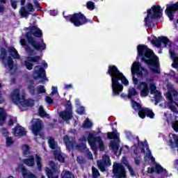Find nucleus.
Here are the masks:
<instances>
[{
	"instance_id": "7",
	"label": "nucleus",
	"mask_w": 178,
	"mask_h": 178,
	"mask_svg": "<svg viewBox=\"0 0 178 178\" xmlns=\"http://www.w3.org/2000/svg\"><path fill=\"white\" fill-rule=\"evenodd\" d=\"M10 98L16 105H21V106H33L34 100L26 99L24 97V92L20 95V89H15L13 91Z\"/></svg>"
},
{
	"instance_id": "10",
	"label": "nucleus",
	"mask_w": 178,
	"mask_h": 178,
	"mask_svg": "<svg viewBox=\"0 0 178 178\" xmlns=\"http://www.w3.org/2000/svg\"><path fill=\"white\" fill-rule=\"evenodd\" d=\"M131 71V74L133 75V78H132L133 83L135 86H137V84H138L139 83L138 79L134 77L136 73L139 76H141L142 77L148 76V70L141 67V64L140 63L134 62L132 64Z\"/></svg>"
},
{
	"instance_id": "19",
	"label": "nucleus",
	"mask_w": 178,
	"mask_h": 178,
	"mask_svg": "<svg viewBox=\"0 0 178 178\" xmlns=\"http://www.w3.org/2000/svg\"><path fill=\"white\" fill-rule=\"evenodd\" d=\"M111 159L107 154L103 155V159L97 161V165L101 172H105L106 166H111Z\"/></svg>"
},
{
	"instance_id": "24",
	"label": "nucleus",
	"mask_w": 178,
	"mask_h": 178,
	"mask_svg": "<svg viewBox=\"0 0 178 178\" xmlns=\"http://www.w3.org/2000/svg\"><path fill=\"white\" fill-rule=\"evenodd\" d=\"M13 133L15 137H19V136H26V132L23 127L17 125L13 129Z\"/></svg>"
},
{
	"instance_id": "5",
	"label": "nucleus",
	"mask_w": 178,
	"mask_h": 178,
	"mask_svg": "<svg viewBox=\"0 0 178 178\" xmlns=\"http://www.w3.org/2000/svg\"><path fill=\"white\" fill-rule=\"evenodd\" d=\"M64 143L67 149H78V151H86L88 159H93L92 153L90 152L86 143L76 144V140L74 138H70L67 136H64Z\"/></svg>"
},
{
	"instance_id": "3",
	"label": "nucleus",
	"mask_w": 178,
	"mask_h": 178,
	"mask_svg": "<svg viewBox=\"0 0 178 178\" xmlns=\"http://www.w3.org/2000/svg\"><path fill=\"white\" fill-rule=\"evenodd\" d=\"M24 30L28 31L26 33V38L27 39L29 44H30L34 49L41 51L47 49V44L44 42V39H40V40L37 41L33 38V35L37 38L42 37V31H41V29L35 26H29L25 28Z\"/></svg>"
},
{
	"instance_id": "58",
	"label": "nucleus",
	"mask_w": 178,
	"mask_h": 178,
	"mask_svg": "<svg viewBox=\"0 0 178 178\" xmlns=\"http://www.w3.org/2000/svg\"><path fill=\"white\" fill-rule=\"evenodd\" d=\"M131 149L134 150V152L136 155H138V150L137 149L138 147L136 145H134V146H132Z\"/></svg>"
},
{
	"instance_id": "12",
	"label": "nucleus",
	"mask_w": 178,
	"mask_h": 178,
	"mask_svg": "<svg viewBox=\"0 0 178 178\" xmlns=\"http://www.w3.org/2000/svg\"><path fill=\"white\" fill-rule=\"evenodd\" d=\"M119 133H118V130L115 129L113 132H108L107 137L109 140H111L110 143V147L113 151H114L115 155H118V151H119V143H120V139Z\"/></svg>"
},
{
	"instance_id": "57",
	"label": "nucleus",
	"mask_w": 178,
	"mask_h": 178,
	"mask_svg": "<svg viewBox=\"0 0 178 178\" xmlns=\"http://www.w3.org/2000/svg\"><path fill=\"white\" fill-rule=\"evenodd\" d=\"M125 134L127 136V138H128V140H131V132L129 131H125Z\"/></svg>"
},
{
	"instance_id": "46",
	"label": "nucleus",
	"mask_w": 178,
	"mask_h": 178,
	"mask_svg": "<svg viewBox=\"0 0 178 178\" xmlns=\"http://www.w3.org/2000/svg\"><path fill=\"white\" fill-rule=\"evenodd\" d=\"M31 172L29 170H27L26 168H22V176L23 177H29L30 176V174Z\"/></svg>"
},
{
	"instance_id": "26",
	"label": "nucleus",
	"mask_w": 178,
	"mask_h": 178,
	"mask_svg": "<svg viewBox=\"0 0 178 178\" xmlns=\"http://www.w3.org/2000/svg\"><path fill=\"white\" fill-rule=\"evenodd\" d=\"M54 156H55L56 159H58L59 162H61V163L65 162V154H63L61 151H59V149L54 152Z\"/></svg>"
},
{
	"instance_id": "25",
	"label": "nucleus",
	"mask_w": 178,
	"mask_h": 178,
	"mask_svg": "<svg viewBox=\"0 0 178 178\" xmlns=\"http://www.w3.org/2000/svg\"><path fill=\"white\" fill-rule=\"evenodd\" d=\"M48 140V144L51 149H59V147H58V142L55 141V139L52 136H49L47 138Z\"/></svg>"
},
{
	"instance_id": "61",
	"label": "nucleus",
	"mask_w": 178,
	"mask_h": 178,
	"mask_svg": "<svg viewBox=\"0 0 178 178\" xmlns=\"http://www.w3.org/2000/svg\"><path fill=\"white\" fill-rule=\"evenodd\" d=\"M51 95H54V94H56L58 92V88L57 87H52L51 88Z\"/></svg>"
},
{
	"instance_id": "51",
	"label": "nucleus",
	"mask_w": 178,
	"mask_h": 178,
	"mask_svg": "<svg viewBox=\"0 0 178 178\" xmlns=\"http://www.w3.org/2000/svg\"><path fill=\"white\" fill-rule=\"evenodd\" d=\"M50 168H51V172H55L56 170V165L54 163V161H51L49 162Z\"/></svg>"
},
{
	"instance_id": "64",
	"label": "nucleus",
	"mask_w": 178,
	"mask_h": 178,
	"mask_svg": "<svg viewBox=\"0 0 178 178\" xmlns=\"http://www.w3.org/2000/svg\"><path fill=\"white\" fill-rule=\"evenodd\" d=\"M145 27H146L147 29H151V27H152V25L150 23H145Z\"/></svg>"
},
{
	"instance_id": "9",
	"label": "nucleus",
	"mask_w": 178,
	"mask_h": 178,
	"mask_svg": "<svg viewBox=\"0 0 178 178\" xmlns=\"http://www.w3.org/2000/svg\"><path fill=\"white\" fill-rule=\"evenodd\" d=\"M63 15L66 22H70V23H92V20L87 18V17H86V15L81 12L67 15L65 14V12H63Z\"/></svg>"
},
{
	"instance_id": "41",
	"label": "nucleus",
	"mask_w": 178,
	"mask_h": 178,
	"mask_svg": "<svg viewBox=\"0 0 178 178\" xmlns=\"http://www.w3.org/2000/svg\"><path fill=\"white\" fill-rule=\"evenodd\" d=\"M22 149L24 152V155H29V154H30V147H29V145H22Z\"/></svg>"
},
{
	"instance_id": "8",
	"label": "nucleus",
	"mask_w": 178,
	"mask_h": 178,
	"mask_svg": "<svg viewBox=\"0 0 178 178\" xmlns=\"http://www.w3.org/2000/svg\"><path fill=\"white\" fill-rule=\"evenodd\" d=\"M88 141L92 151H94L95 155H97V154L98 147H97V143L99 144L100 151H104L105 149L104 140H102V138L101 136H97V132L89 133Z\"/></svg>"
},
{
	"instance_id": "20",
	"label": "nucleus",
	"mask_w": 178,
	"mask_h": 178,
	"mask_svg": "<svg viewBox=\"0 0 178 178\" xmlns=\"http://www.w3.org/2000/svg\"><path fill=\"white\" fill-rule=\"evenodd\" d=\"M150 94H154L155 105H158L162 101V94L156 90L155 83H150Z\"/></svg>"
},
{
	"instance_id": "45",
	"label": "nucleus",
	"mask_w": 178,
	"mask_h": 178,
	"mask_svg": "<svg viewBox=\"0 0 178 178\" xmlns=\"http://www.w3.org/2000/svg\"><path fill=\"white\" fill-rule=\"evenodd\" d=\"M76 162L79 163V165H84V163H86V159L83 158L81 156H78L76 158Z\"/></svg>"
},
{
	"instance_id": "40",
	"label": "nucleus",
	"mask_w": 178,
	"mask_h": 178,
	"mask_svg": "<svg viewBox=\"0 0 178 178\" xmlns=\"http://www.w3.org/2000/svg\"><path fill=\"white\" fill-rule=\"evenodd\" d=\"M35 161L36 165L38 170H41L42 165H41V158L38 155H35Z\"/></svg>"
},
{
	"instance_id": "59",
	"label": "nucleus",
	"mask_w": 178,
	"mask_h": 178,
	"mask_svg": "<svg viewBox=\"0 0 178 178\" xmlns=\"http://www.w3.org/2000/svg\"><path fill=\"white\" fill-rule=\"evenodd\" d=\"M17 1H10L11 3V6L13 8V9H17Z\"/></svg>"
},
{
	"instance_id": "13",
	"label": "nucleus",
	"mask_w": 178,
	"mask_h": 178,
	"mask_svg": "<svg viewBox=\"0 0 178 178\" xmlns=\"http://www.w3.org/2000/svg\"><path fill=\"white\" fill-rule=\"evenodd\" d=\"M60 118L63 119L66 123H69L70 120L73 118V110L72 108V103L67 102L65 105V110H63L59 113Z\"/></svg>"
},
{
	"instance_id": "21",
	"label": "nucleus",
	"mask_w": 178,
	"mask_h": 178,
	"mask_svg": "<svg viewBox=\"0 0 178 178\" xmlns=\"http://www.w3.org/2000/svg\"><path fill=\"white\" fill-rule=\"evenodd\" d=\"M39 60H41V57L39 56H29L26 58V60L24 61V66L28 70H33V63L30 62H35L38 63Z\"/></svg>"
},
{
	"instance_id": "22",
	"label": "nucleus",
	"mask_w": 178,
	"mask_h": 178,
	"mask_svg": "<svg viewBox=\"0 0 178 178\" xmlns=\"http://www.w3.org/2000/svg\"><path fill=\"white\" fill-rule=\"evenodd\" d=\"M154 172H156L158 174L163 173L164 177H168V171L163 169L159 164L154 163L152 168H147V173H154Z\"/></svg>"
},
{
	"instance_id": "54",
	"label": "nucleus",
	"mask_w": 178,
	"mask_h": 178,
	"mask_svg": "<svg viewBox=\"0 0 178 178\" xmlns=\"http://www.w3.org/2000/svg\"><path fill=\"white\" fill-rule=\"evenodd\" d=\"M1 133L4 137H8V134H9V132H8V130L5 128L1 129Z\"/></svg>"
},
{
	"instance_id": "2",
	"label": "nucleus",
	"mask_w": 178,
	"mask_h": 178,
	"mask_svg": "<svg viewBox=\"0 0 178 178\" xmlns=\"http://www.w3.org/2000/svg\"><path fill=\"white\" fill-rule=\"evenodd\" d=\"M107 74L111 77V88L113 90V96L119 95L123 91V85L129 86V80L123 73L120 72L115 65L108 67Z\"/></svg>"
},
{
	"instance_id": "37",
	"label": "nucleus",
	"mask_w": 178,
	"mask_h": 178,
	"mask_svg": "<svg viewBox=\"0 0 178 178\" xmlns=\"http://www.w3.org/2000/svg\"><path fill=\"white\" fill-rule=\"evenodd\" d=\"M86 8L89 10H94V9H95V3H94L91 1H88L86 3Z\"/></svg>"
},
{
	"instance_id": "6",
	"label": "nucleus",
	"mask_w": 178,
	"mask_h": 178,
	"mask_svg": "<svg viewBox=\"0 0 178 178\" xmlns=\"http://www.w3.org/2000/svg\"><path fill=\"white\" fill-rule=\"evenodd\" d=\"M168 92L166 94L167 98L169 99L168 106L172 112H177L178 108V89L175 90L172 83L167 85Z\"/></svg>"
},
{
	"instance_id": "15",
	"label": "nucleus",
	"mask_w": 178,
	"mask_h": 178,
	"mask_svg": "<svg viewBox=\"0 0 178 178\" xmlns=\"http://www.w3.org/2000/svg\"><path fill=\"white\" fill-rule=\"evenodd\" d=\"M113 172L116 178H126V171L124 170V167L120 163H114Z\"/></svg>"
},
{
	"instance_id": "43",
	"label": "nucleus",
	"mask_w": 178,
	"mask_h": 178,
	"mask_svg": "<svg viewBox=\"0 0 178 178\" xmlns=\"http://www.w3.org/2000/svg\"><path fill=\"white\" fill-rule=\"evenodd\" d=\"M26 54L29 55V56H33L35 53L34 52V50L31 49L30 47L26 46L25 48Z\"/></svg>"
},
{
	"instance_id": "18",
	"label": "nucleus",
	"mask_w": 178,
	"mask_h": 178,
	"mask_svg": "<svg viewBox=\"0 0 178 178\" xmlns=\"http://www.w3.org/2000/svg\"><path fill=\"white\" fill-rule=\"evenodd\" d=\"M33 78L35 80H38V79L47 80L45 70H44L41 65H37L34 67Z\"/></svg>"
},
{
	"instance_id": "1",
	"label": "nucleus",
	"mask_w": 178,
	"mask_h": 178,
	"mask_svg": "<svg viewBox=\"0 0 178 178\" xmlns=\"http://www.w3.org/2000/svg\"><path fill=\"white\" fill-rule=\"evenodd\" d=\"M138 55L141 58L143 62L150 66V70L155 74H161L159 69V58L155 56L154 52L144 44H139L137 47Z\"/></svg>"
},
{
	"instance_id": "32",
	"label": "nucleus",
	"mask_w": 178,
	"mask_h": 178,
	"mask_svg": "<svg viewBox=\"0 0 178 178\" xmlns=\"http://www.w3.org/2000/svg\"><path fill=\"white\" fill-rule=\"evenodd\" d=\"M62 178H74V175L70 171L64 170L61 173Z\"/></svg>"
},
{
	"instance_id": "60",
	"label": "nucleus",
	"mask_w": 178,
	"mask_h": 178,
	"mask_svg": "<svg viewBox=\"0 0 178 178\" xmlns=\"http://www.w3.org/2000/svg\"><path fill=\"white\" fill-rule=\"evenodd\" d=\"M49 15H51V16H56V15H58V13L56 12V10H50Z\"/></svg>"
},
{
	"instance_id": "11",
	"label": "nucleus",
	"mask_w": 178,
	"mask_h": 178,
	"mask_svg": "<svg viewBox=\"0 0 178 178\" xmlns=\"http://www.w3.org/2000/svg\"><path fill=\"white\" fill-rule=\"evenodd\" d=\"M131 101L132 108L134 109V111H138V115L141 118V119H144V118H145V115L148 118H150V119H154L155 114H154V112H152V110L149 108H141V106L137 102H135L132 99H131Z\"/></svg>"
},
{
	"instance_id": "30",
	"label": "nucleus",
	"mask_w": 178,
	"mask_h": 178,
	"mask_svg": "<svg viewBox=\"0 0 178 178\" xmlns=\"http://www.w3.org/2000/svg\"><path fill=\"white\" fill-rule=\"evenodd\" d=\"M19 15L22 17H29L30 13L26 9L25 6H22L19 10Z\"/></svg>"
},
{
	"instance_id": "38",
	"label": "nucleus",
	"mask_w": 178,
	"mask_h": 178,
	"mask_svg": "<svg viewBox=\"0 0 178 178\" xmlns=\"http://www.w3.org/2000/svg\"><path fill=\"white\" fill-rule=\"evenodd\" d=\"M83 127H85L86 129H90V127H92V122H90L88 118H86L83 122Z\"/></svg>"
},
{
	"instance_id": "49",
	"label": "nucleus",
	"mask_w": 178,
	"mask_h": 178,
	"mask_svg": "<svg viewBox=\"0 0 178 178\" xmlns=\"http://www.w3.org/2000/svg\"><path fill=\"white\" fill-rule=\"evenodd\" d=\"M26 8L29 13L30 12H34V6L31 3H28Z\"/></svg>"
},
{
	"instance_id": "42",
	"label": "nucleus",
	"mask_w": 178,
	"mask_h": 178,
	"mask_svg": "<svg viewBox=\"0 0 178 178\" xmlns=\"http://www.w3.org/2000/svg\"><path fill=\"white\" fill-rule=\"evenodd\" d=\"M131 176H132L133 177H134L136 176V172H134V170H133V168L131 167V165H130L128 163H127V164H125Z\"/></svg>"
},
{
	"instance_id": "14",
	"label": "nucleus",
	"mask_w": 178,
	"mask_h": 178,
	"mask_svg": "<svg viewBox=\"0 0 178 178\" xmlns=\"http://www.w3.org/2000/svg\"><path fill=\"white\" fill-rule=\"evenodd\" d=\"M32 131L35 136H39L41 138L45 137L43 133H40L42 130V121L40 119H35L32 120Z\"/></svg>"
},
{
	"instance_id": "53",
	"label": "nucleus",
	"mask_w": 178,
	"mask_h": 178,
	"mask_svg": "<svg viewBox=\"0 0 178 178\" xmlns=\"http://www.w3.org/2000/svg\"><path fill=\"white\" fill-rule=\"evenodd\" d=\"M172 127L175 131H178V121L172 122Z\"/></svg>"
},
{
	"instance_id": "52",
	"label": "nucleus",
	"mask_w": 178,
	"mask_h": 178,
	"mask_svg": "<svg viewBox=\"0 0 178 178\" xmlns=\"http://www.w3.org/2000/svg\"><path fill=\"white\" fill-rule=\"evenodd\" d=\"M76 112L79 113V115H83V113H84V107L79 106L77 107Z\"/></svg>"
},
{
	"instance_id": "27",
	"label": "nucleus",
	"mask_w": 178,
	"mask_h": 178,
	"mask_svg": "<svg viewBox=\"0 0 178 178\" xmlns=\"http://www.w3.org/2000/svg\"><path fill=\"white\" fill-rule=\"evenodd\" d=\"M23 163L24 165H26V166H34L35 165V161H34V156H30L29 159H24L23 160Z\"/></svg>"
},
{
	"instance_id": "35",
	"label": "nucleus",
	"mask_w": 178,
	"mask_h": 178,
	"mask_svg": "<svg viewBox=\"0 0 178 178\" xmlns=\"http://www.w3.org/2000/svg\"><path fill=\"white\" fill-rule=\"evenodd\" d=\"M146 148V158H148V159H151L153 163H155V159L152 157V155L151 154V150L148 148V146H145Z\"/></svg>"
},
{
	"instance_id": "47",
	"label": "nucleus",
	"mask_w": 178,
	"mask_h": 178,
	"mask_svg": "<svg viewBox=\"0 0 178 178\" xmlns=\"http://www.w3.org/2000/svg\"><path fill=\"white\" fill-rule=\"evenodd\" d=\"M33 4H34V6L36 8V9H38L40 11L42 10V8L40 5V2H38V0H33Z\"/></svg>"
},
{
	"instance_id": "4",
	"label": "nucleus",
	"mask_w": 178,
	"mask_h": 178,
	"mask_svg": "<svg viewBox=\"0 0 178 178\" xmlns=\"http://www.w3.org/2000/svg\"><path fill=\"white\" fill-rule=\"evenodd\" d=\"M144 23H162L163 22V9L161 5H153L146 11Z\"/></svg>"
},
{
	"instance_id": "36",
	"label": "nucleus",
	"mask_w": 178,
	"mask_h": 178,
	"mask_svg": "<svg viewBox=\"0 0 178 178\" xmlns=\"http://www.w3.org/2000/svg\"><path fill=\"white\" fill-rule=\"evenodd\" d=\"M92 173L93 178H98L100 176L99 171L95 167H92Z\"/></svg>"
},
{
	"instance_id": "33",
	"label": "nucleus",
	"mask_w": 178,
	"mask_h": 178,
	"mask_svg": "<svg viewBox=\"0 0 178 178\" xmlns=\"http://www.w3.org/2000/svg\"><path fill=\"white\" fill-rule=\"evenodd\" d=\"M28 89L29 90L31 94L34 95L35 91V85L33 81H31L30 83L27 85Z\"/></svg>"
},
{
	"instance_id": "29",
	"label": "nucleus",
	"mask_w": 178,
	"mask_h": 178,
	"mask_svg": "<svg viewBox=\"0 0 178 178\" xmlns=\"http://www.w3.org/2000/svg\"><path fill=\"white\" fill-rule=\"evenodd\" d=\"M6 118V113L3 108H0V126H2L5 123V119Z\"/></svg>"
},
{
	"instance_id": "63",
	"label": "nucleus",
	"mask_w": 178,
	"mask_h": 178,
	"mask_svg": "<svg viewBox=\"0 0 178 178\" xmlns=\"http://www.w3.org/2000/svg\"><path fill=\"white\" fill-rule=\"evenodd\" d=\"M20 44H21V45L24 47L26 45V40L24 39H21L20 40Z\"/></svg>"
},
{
	"instance_id": "39",
	"label": "nucleus",
	"mask_w": 178,
	"mask_h": 178,
	"mask_svg": "<svg viewBox=\"0 0 178 178\" xmlns=\"http://www.w3.org/2000/svg\"><path fill=\"white\" fill-rule=\"evenodd\" d=\"M136 140L138 141V147L140 148L141 152L143 154H145V149L144 148V143L143 142H140V140L138 139V137L136 138Z\"/></svg>"
},
{
	"instance_id": "50",
	"label": "nucleus",
	"mask_w": 178,
	"mask_h": 178,
	"mask_svg": "<svg viewBox=\"0 0 178 178\" xmlns=\"http://www.w3.org/2000/svg\"><path fill=\"white\" fill-rule=\"evenodd\" d=\"M39 115L40 116H45V115H47V112H45V111H44V108L42 107V106H40L39 107Z\"/></svg>"
},
{
	"instance_id": "16",
	"label": "nucleus",
	"mask_w": 178,
	"mask_h": 178,
	"mask_svg": "<svg viewBox=\"0 0 178 178\" xmlns=\"http://www.w3.org/2000/svg\"><path fill=\"white\" fill-rule=\"evenodd\" d=\"M8 54H6V49L2 48L1 49L0 58L3 59V62L6 66H8L10 70L13 69V60L10 56L7 57Z\"/></svg>"
},
{
	"instance_id": "31",
	"label": "nucleus",
	"mask_w": 178,
	"mask_h": 178,
	"mask_svg": "<svg viewBox=\"0 0 178 178\" xmlns=\"http://www.w3.org/2000/svg\"><path fill=\"white\" fill-rule=\"evenodd\" d=\"M46 173L48 178H59V175L55 174V172H52L49 168H46Z\"/></svg>"
},
{
	"instance_id": "34",
	"label": "nucleus",
	"mask_w": 178,
	"mask_h": 178,
	"mask_svg": "<svg viewBox=\"0 0 178 178\" xmlns=\"http://www.w3.org/2000/svg\"><path fill=\"white\" fill-rule=\"evenodd\" d=\"M135 95H138V92H137L136 88L130 87L129 89L128 97L131 98L132 97H135Z\"/></svg>"
},
{
	"instance_id": "17",
	"label": "nucleus",
	"mask_w": 178,
	"mask_h": 178,
	"mask_svg": "<svg viewBox=\"0 0 178 178\" xmlns=\"http://www.w3.org/2000/svg\"><path fill=\"white\" fill-rule=\"evenodd\" d=\"M152 44L159 48L161 44H163V47H170L172 45V42L165 36H161L159 38H156L155 40H152Z\"/></svg>"
},
{
	"instance_id": "44",
	"label": "nucleus",
	"mask_w": 178,
	"mask_h": 178,
	"mask_svg": "<svg viewBox=\"0 0 178 178\" xmlns=\"http://www.w3.org/2000/svg\"><path fill=\"white\" fill-rule=\"evenodd\" d=\"M36 90L38 91V94H42L45 92V86H38L36 88Z\"/></svg>"
},
{
	"instance_id": "48",
	"label": "nucleus",
	"mask_w": 178,
	"mask_h": 178,
	"mask_svg": "<svg viewBox=\"0 0 178 178\" xmlns=\"http://www.w3.org/2000/svg\"><path fill=\"white\" fill-rule=\"evenodd\" d=\"M6 144L7 147H9V145H12V144H13V139L12 137L6 138Z\"/></svg>"
},
{
	"instance_id": "28",
	"label": "nucleus",
	"mask_w": 178,
	"mask_h": 178,
	"mask_svg": "<svg viewBox=\"0 0 178 178\" xmlns=\"http://www.w3.org/2000/svg\"><path fill=\"white\" fill-rule=\"evenodd\" d=\"M8 52L14 59H20V55H19L17 50L15 47H9Z\"/></svg>"
},
{
	"instance_id": "55",
	"label": "nucleus",
	"mask_w": 178,
	"mask_h": 178,
	"mask_svg": "<svg viewBox=\"0 0 178 178\" xmlns=\"http://www.w3.org/2000/svg\"><path fill=\"white\" fill-rule=\"evenodd\" d=\"M135 163L138 166L141 163V157L140 156L135 157Z\"/></svg>"
},
{
	"instance_id": "23",
	"label": "nucleus",
	"mask_w": 178,
	"mask_h": 178,
	"mask_svg": "<svg viewBox=\"0 0 178 178\" xmlns=\"http://www.w3.org/2000/svg\"><path fill=\"white\" fill-rule=\"evenodd\" d=\"M138 88L140 90V97H148L149 94V88H148V83L146 82H140Z\"/></svg>"
},
{
	"instance_id": "62",
	"label": "nucleus",
	"mask_w": 178,
	"mask_h": 178,
	"mask_svg": "<svg viewBox=\"0 0 178 178\" xmlns=\"http://www.w3.org/2000/svg\"><path fill=\"white\" fill-rule=\"evenodd\" d=\"M79 141H81V144H84V143H87V138L86 136H83L79 139Z\"/></svg>"
},
{
	"instance_id": "56",
	"label": "nucleus",
	"mask_w": 178,
	"mask_h": 178,
	"mask_svg": "<svg viewBox=\"0 0 178 178\" xmlns=\"http://www.w3.org/2000/svg\"><path fill=\"white\" fill-rule=\"evenodd\" d=\"M45 101L47 104H52V102H54V100H52V98L49 96L46 97Z\"/></svg>"
}]
</instances>
